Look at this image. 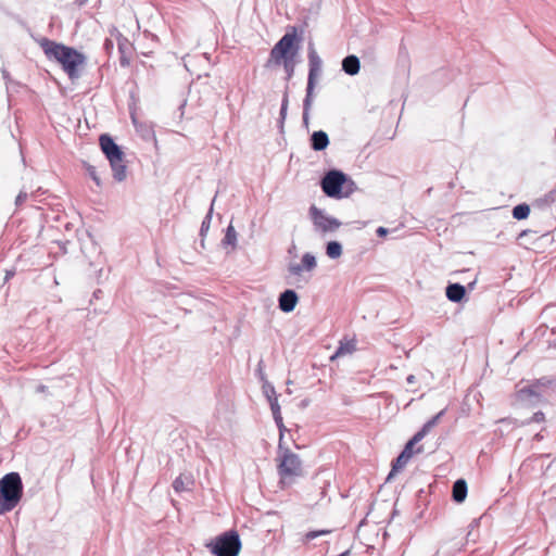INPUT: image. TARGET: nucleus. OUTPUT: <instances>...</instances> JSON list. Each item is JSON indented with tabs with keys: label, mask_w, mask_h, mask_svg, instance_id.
<instances>
[{
	"label": "nucleus",
	"mask_w": 556,
	"mask_h": 556,
	"mask_svg": "<svg viewBox=\"0 0 556 556\" xmlns=\"http://www.w3.org/2000/svg\"><path fill=\"white\" fill-rule=\"evenodd\" d=\"M45 54L49 60H54L62 65L64 72L71 79L79 77V66L84 65L86 58L74 48L58 43L55 41L43 39L40 43Z\"/></svg>",
	"instance_id": "f257e3e1"
},
{
	"label": "nucleus",
	"mask_w": 556,
	"mask_h": 556,
	"mask_svg": "<svg viewBox=\"0 0 556 556\" xmlns=\"http://www.w3.org/2000/svg\"><path fill=\"white\" fill-rule=\"evenodd\" d=\"M299 41L296 28L293 27L292 31L286 33L270 51L269 62H274L275 64L282 62L288 79L294 74L293 59L300 49Z\"/></svg>",
	"instance_id": "f03ea898"
},
{
	"label": "nucleus",
	"mask_w": 556,
	"mask_h": 556,
	"mask_svg": "<svg viewBox=\"0 0 556 556\" xmlns=\"http://www.w3.org/2000/svg\"><path fill=\"white\" fill-rule=\"evenodd\" d=\"M23 494V483L17 472L7 473L0 479V515L16 507Z\"/></svg>",
	"instance_id": "7ed1b4c3"
},
{
	"label": "nucleus",
	"mask_w": 556,
	"mask_h": 556,
	"mask_svg": "<svg viewBox=\"0 0 556 556\" xmlns=\"http://www.w3.org/2000/svg\"><path fill=\"white\" fill-rule=\"evenodd\" d=\"M277 471L282 484H290L294 478L303 475L302 460L300 456L283 444H278Z\"/></svg>",
	"instance_id": "20e7f679"
},
{
	"label": "nucleus",
	"mask_w": 556,
	"mask_h": 556,
	"mask_svg": "<svg viewBox=\"0 0 556 556\" xmlns=\"http://www.w3.org/2000/svg\"><path fill=\"white\" fill-rule=\"evenodd\" d=\"M100 147L113 170V177L121 182L126 179V165L124 164V152L109 135L100 136Z\"/></svg>",
	"instance_id": "39448f33"
},
{
	"label": "nucleus",
	"mask_w": 556,
	"mask_h": 556,
	"mask_svg": "<svg viewBox=\"0 0 556 556\" xmlns=\"http://www.w3.org/2000/svg\"><path fill=\"white\" fill-rule=\"evenodd\" d=\"M206 546L216 556H238L241 549V540L237 531L229 530Z\"/></svg>",
	"instance_id": "423d86ee"
},
{
	"label": "nucleus",
	"mask_w": 556,
	"mask_h": 556,
	"mask_svg": "<svg viewBox=\"0 0 556 556\" xmlns=\"http://www.w3.org/2000/svg\"><path fill=\"white\" fill-rule=\"evenodd\" d=\"M346 180L348 177L344 173L332 169L325 174L320 181V186L327 197L341 199L349 195V192L342 191Z\"/></svg>",
	"instance_id": "0eeeda50"
},
{
	"label": "nucleus",
	"mask_w": 556,
	"mask_h": 556,
	"mask_svg": "<svg viewBox=\"0 0 556 556\" xmlns=\"http://www.w3.org/2000/svg\"><path fill=\"white\" fill-rule=\"evenodd\" d=\"M556 386V379L551 377H542L531 384L518 390L517 396L520 401L540 402L547 390Z\"/></svg>",
	"instance_id": "6e6552de"
},
{
	"label": "nucleus",
	"mask_w": 556,
	"mask_h": 556,
	"mask_svg": "<svg viewBox=\"0 0 556 556\" xmlns=\"http://www.w3.org/2000/svg\"><path fill=\"white\" fill-rule=\"evenodd\" d=\"M308 77H307V86L306 91L314 92L316 80L318 76L321 74L323 61L318 55L317 51L314 48V43H308Z\"/></svg>",
	"instance_id": "1a4fd4ad"
},
{
	"label": "nucleus",
	"mask_w": 556,
	"mask_h": 556,
	"mask_svg": "<svg viewBox=\"0 0 556 556\" xmlns=\"http://www.w3.org/2000/svg\"><path fill=\"white\" fill-rule=\"evenodd\" d=\"M309 213L314 225L318 227L323 232H332L336 231L340 226L341 222L334 217L325 215L323 211L317 208L316 206H311Z\"/></svg>",
	"instance_id": "9d476101"
},
{
	"label": "nucleus",
	"mask_w": 556,
	"mask_h": 556,
	"mask_svg": "<svg viewBox=\"0 0 556 556\" xmlns=\"http://www.w3.org/2000/svg\"><path fill=\"white\" fill-rule=\"evenodd\" d=\"M298 301L299 298L296 292L294 290L288 289L280 293L278 299V306L282 312L290 313L295 308Z\"/></svg>",
	"instance_id": "9b49d317"
},
{
	"label": "nucleus",
	"mask_w": 556,
	"mask_h": 556,
	"mask_svg": "<svg viewBox=\"0 0 556 556\" xmlns=\"http://www.w3.org/2000/svg\"><path fill=\"white\" fill-rule=\"evenodd\" d=\"M317 266L316 258L311 253H305L302 256L301 264H290L288 270L292 275H300L303 270L312 271Z\"/></svg>",
	"instance_id": "f8f14e48"
},
{
	"label": "nucleus",
	"mask_w": 556,
	"mask_h": 556,
	"mask_svg": "<svg viewBox=\"0 0 556 556\" xmlns=\"http://www.w3.org/2000/svg\"><path fill=\"white\" fill-rule=\"evenodd\" d=\"M446 298L454 303H459L466 294V288L460 283H450L445 289Z\"/></svg>",
	"instance_id": "ddd939ff"
},
{
	"label": "nucleus",
	"mask_w": 556,
	"mask_h": 556,
	"mask_svg": "<svg viewBox=\"0 0 556 556\" xmlns=\"http://www.w3.org/2000/svg\"><path fill=\"white\" fill-rule=\"evenodd\" d=\"M342 70L345 74H348L350 76H354V75L358 74V72L361 70L359 59L354 54H350V55L345 56L342 60Z\"/></svg>",
	"instance_id": "4468645a"
},
{
	"label": "nucleus",
	"mask_w": 556,
	"mask_h": 556,
	"mask_svg": "<svg viewBox=\"0 0 556 556\" xmlns=\"http://www.w3.org/2000/svg\"><path fill=\"white\" fill-rule=\"evenodd\" d=\"M329 144V137L324 130L314 131L311 136V147L315 151H323Z\"/></svg>",
	"instance_id": "2eb2a0df"
},
{
	"label": "nucleus",
	"mask_w": 556,
	"mask_h": 556,
	"mask_svg": "<svg viewBox=\"0 0 556 556\" xmlns=\"http://www.w3.org/2000/svg\"><path fill=\"white\" fill-rule=\"evenodd\" d=\"M271 413L274 420L279 429V444H282L283 441V432L286 431V427L283 425L281 412H280V405L278 403L277 399H274L271 403Z\"/></svg>",
	"instance_id": "dca6fc26"
},
{
	"label": "nucleus",
	"mask_w": 556,
	"mask_h": 556,
	"mask_svg": "<svg viewBox=\"0 0 556 556\" xmlns=\"http://www.w3.org/2000/svg\"><path fill=\"white\" fill-rule=\"evenodd\" d=\"M452 496L456 503H462L465 501L467 496V483L464 479H458L454 482Z\"/></svg>",
	"instance_id": "f3484780"
},
{
	"label": "nucleus",
	"mask_w": 556,
	"mask_h": 556,
	"mask_svg": "<svg viewBox=\"0 0 556 556\" xmlns=\"http://www.w3.org/2000/svg\"><path fill=\"white\" fill-rule=\"evenodd\" d=\"M445 412V408L440 410L437 415L429 419L417 433L425 438L430 432V430L438 425V422L444 416Z\"/></svg>",
	"instance_id": "a211bd4d"
},
{
	"label": "nucleus",
	"mask_w": 556,
	"mask_h": 556,
	"mask_svg": "<svg viewBox=\"0 0 556 556\" xmlns=\"http://www.w3.org/2000/svg\"><path fill=\"white\" fill-rule=\"evenodd\" d=\"M424 438L421 437V434H418L417 432L414 434V437L406 443V445L404 446V450L402 451V453H406V455H408L410 458L412 456L414 455V453H421L422 452V447L419 446L416 452H414V446L420 442Z\"/></svg>",
	"instance_id": "6ab92c4d"
},
{
	"label": "nucleus",
	"mask_w": 556,
	"mask_h": 556,
	"mask_svg": "<svg viewBox=\"0 0 556 556\" xmlns=\"http://www.w3.org/2000/svg\"><path fill=\"white\" fill-rule=\"evenodd\" d=\"M326 254L332 260H337L342 255V245L338 241H330L326 247Z\"/></svg>",
	"instance_id": "aec40b11"
},
{
	"label": "nucleus",
	"mask_w": 556,
	"mask_h": 556,
	"mask_svg": "<svg viewBox=\"0 0 556 556\" xmlns=\"http://www.w3.org/2000/svg\"><path fill=\"white\" fill-rule=\"evenodd\" d=\"M313 101H314V92L306 91V94H305V98L303 101V123H304V125L308 124L309 111H311Z\"/></svg>",
	"instance_id": "412c9836"
},
{
	"label": "nucleus",
	"mask_w": 556,
	"mask_h": 556,
	"mask_svg": "<svg viewBox=\"0 0 556 556\" xmlns=\"http://www.w3.org/2000/svg\"><path fill=\"white\" fill-rule=\"evenodd\" d=\"M530 206L526 203L518 204L513 208V217L515 219L521 220L529 216Z\"/></svg>",
	"instance_id": "4be33fe9"
},
{
	"label": "nucleus",
	"mask_w": 556,
	"mask_h": 556,
	"mask_svg": "<svg viewBox=\"0 0 556 556\" xmlns=\"http://www.w3.org/2000/svg\"><path fill=\"white\" fill-rule=\"evenodd\" d=\"M223 243L225 245H231L232 248H236L237 245V232L232 225H229L226 229L225 237L223 239Z\"/></svg>",
	"instance_id": "5701e85b"
},
{
	"label": "nucleus",
	"mask_w": 556,
	"mask_h": 556,
	"mask_svg": "<svg viewBox=\"0 0 556 556\" xmlns=\"http://www.w3.org/2000/svg\"><path fill=\"white\" fill-rule=\"evenodd\" d=\"M410 457L408 455H406V453H402L394 459L393 464H392V471L391 472H394V471H399L401 469H403L407 463L409 462ZM392 473H390L391 476Z\"/></svg>",
	"instance_id": "b1692460"
},
{
	"label": "nucleus",
	"mask_w": 556,
	"mask_h": 556,
	"mask_svg": "<svg viewBox=\"0 0 556 556\" xmlns=\"http://www.w3.org/2000/svg\"><path fill=\"white\" fill-rule=\"evenodd\" d=\"M263 392L266 395L270 406H271V403H273L274 399L278 400L276 390H275L273 384H270L268 382L264 383Z\"/></svg>",
	"instance_id": "393cba45"
},
{
	"label": "nucleus",
	"mask_w": 556,
	"mask_h": 556,
	"mask_svg": "<svg viewBox=\"0 0 556 556\" xmlns=\"http://www.w3.org/2000/svg\"><path fill=\"white\" fill-rule=\"evenodd\" d=\"M213 203H214V201L212 202V205H211V208H210L208 213L206 214V216L202 220L201 228H200V235L201 236H204L205 232L210 228L211 218H212V212H213Z\"/></svg>",
	"instance_id": "a878e982"
},
{
	"label": "nucleus",
	"mask_w": 556,
	"mask_h": 556,
	"mask_svg": "<svg viewBox=\"0 0 556 556\" xmlns=\"http://www.w3.org/2000/svg\"><path fill=\"white\" fill-rule=\"evenodd\" d=\"M85 168L90 176V178L96 182L98 187L101 186V179L98 176L97 168L93 165L85 163Z\"/></svg>",
	"instance_id": "bb28decb"
},
{
	"label": "nucleus",
	"mask_w": 556,
	"mask_h": 556,
	"mask_svg": "<svg viewBox=\"0 0 556 556\" xmlns=\"http://www.w3.org/2000/svg\"><path fill=\"white\" fill-rule=\"evenodd\" d=\"M173 488L176 492H182L188 489L182 476H179L174 480Z\"/></svg>",
	"instance_id": "cd10ccee"
},
{
	"label": "nucleus",
	"mask_w": 556,
	"mask_h": 556,
	"mask_svg": "<svg viewBox=\"0 0 556 556\" xmlns=\"http://www.w3.org/2000/svg\"><path fill=\"white\" fill-rule=\"evenodd\" d=\"M288 104H289V98H288V92L286 91L285 94H283V98H282V101H281V108H280L281 124L283 123V121L286 118L287 111H288Z\"/></svg>",
	"instance_id": "c85d7f7f"
},
{
	"label": "nucleus",
	"mask_w": 556,
	"mask_h": 556,
	"mask_svg": "<svg viewBox=\"0 0 556 556\" xmlns=\"http://www.w3.org/2000/svg\"><path fill=\"white\" fill-rule=\"evenodd\" d=\"M331 531L330 530H315V531H309L306 533L305 538L307 541H312L318 536H321V535H327L329 534Z\"/></svg>",
	"instance_id": "c756f323"
},
{
	"label": "nucleus",
	"mask_w": 556,
	"mask_h": 556,
	"mask_svg": "<svg viewBox=\"0 0 556 556\" xmlns=\"http://www.w3.org/2000/svg\"><path fill=\"white\" fill-rule=\"evenodd\" d=\"M354 346L353 345H343L341 344L338 350L336 351L334 355L332 356V358L334 357H338V356H341V355H344L346 353H351L353 351Z\"/></svg>",
	"instance_id": "7c9ffc66"
},
{
	"label": "nucleus",
	"mask_w": 556,
	"mask_h": 556,
	"mask_svg": "<svg viewBox=\"0 0 556 556\" xmlns=\"http://www.w3.org/2000/svg\"><path fill=\"white\" fill-rule=\"evenodd\" d=\"M540 201H543L546 204L553 203L556 201V189L551 190L547 194L544 195L543 199Z\"/></svg>",
	"instance_id": "2f4dec72"
},
{
	"label": "nucleus",
	"mask_w": 556,
	"mask_h": 556,
	"mask_svg": "<svg viewBox=\"0 0 556 556\" xmlns=\"http://www.w3.org/2000/svg\"><path fill=\"white\" fill-rule=\"evenodd\" d=\"M27 199V192L26 191H20V193L16 197L15 203L16 205L23 204Z\"/></svg>",
	"instance_id": "473e14b6"
},
{
	"label": "nucleus",
	"mask_w": 556,
	"mask_h": 556,
	"mask_svg": "<svg viewBox=\"0 0 556 556\" xmlns=\"http://www.w3.org/2000/svg\"><path fill=\"white\" fill-rule=\"evenodd\" d=\"M544 419H545L544 413H542V412H536V413H534V415L532 416L531 421H534V422H542V421H544Z\"/></svg>",
	"instance_id": "72a5a7b5"
},
{
	"label": "nucleus",
	"mask_w": 556,
	"mask_h": 556,
	"mask_svg": "<svg viewBox=\"0 0 556 556\" xmlns=\"http://www.w3.org/2000/svg\"><path fill=\"white\" fill-rule=\"evenodd\" d=\"M388 231H389V230H388L387 228H384V227H379V228L376 230V232H377V235H378L379 237H383V236H386V235L388 233Z\"/></svg>",
	"instance_id": "f704fd0d"
},
{
	"label": "nucleus",
	"mask_w": 556,
	"mask_h": 556,
	"mask_svg": "<svg viewBox=\"0 0 556 556\" xmlns=\"http://www.w3.org/2000/svg\"><path fill=\"white\" fill-rule=\"evenodd\" d=\"M47 390H48V388L43 384H39L36 389V391L39 393H45Z\"/></svg>",
	"instance_id": "c9c22d12"
},
{
	"label": "nucleus",
	"mask_w": 556,
	"mask_h": 556,
	"mask_svg": "<svg viewBox=\"0 0 556 556\" xmlns=\"http://www.w3.org/2000/svg\"><path fill=\"white\" fill-rule=\"evenodd\" d=\"M89 0H75V4L79 8L84 7Z\"/></svg>",
	"instance_id": "e433bc0d"
},
{
	"label": "nucleus",
	"mask_w": 556,
	"mask_h": 556,
	"mask_svg": "<svg viewBox=\"0 0 556 556\" xmlns=\"http://www.w3.org/2000/svg\"><path fill=\"white\" fill-rule=\"evenodd\" d=\"M406 381L407 383H415L416 381V377L414 375H409L407 378H406Z\"/></svg>",
	"instance_id": "4c0bfd02"
},
{
	"label": "nucleus",
	"mask_w": 556,
	"mask_h": 556,
	"mask_svg": "<svg viewBox=\"0 0 556 556\" xmlns=\"http://www.w3.org/2000/svg\"><path fill=\"white\" fill-rule=\"evenodd\" d=\"M104 46L106 49H109L110 47H113V42L110 39H106Z\"/></svg>",
	"instance_id": "58836bf2"
},
{
	"label": "nucleus",
	"mask_w": 556,
	"mask_h": 556,
	"mask_svg": "<svg viewBox=\"0 0 556 556\" xmlns=\"http://www.w3.org/2000/svg\"><path fill=\"white\" fill-rule=\"evenodd\" d=\"M121 64L123 66H126V65H128V61L125 58H121Z\"/></svg>",
	"instance_id": "ea45409f"
},
{
	"label": "nucleus",
	"mask_w": 556,
	"mask_h": 556,
	"mask_svg": "<svg viewBox=\"0 0 556 556\" xmlns=\"http://www.w3.org/2000/svg\"><path fill=\"white\" fill-rule=\"evenodd\" d=\"M535 439H536V440H540V439H542V437L538 433V434L535 435Z\"/></svg>",
	"instance_id": "a19ab883"
}]
</instances>
